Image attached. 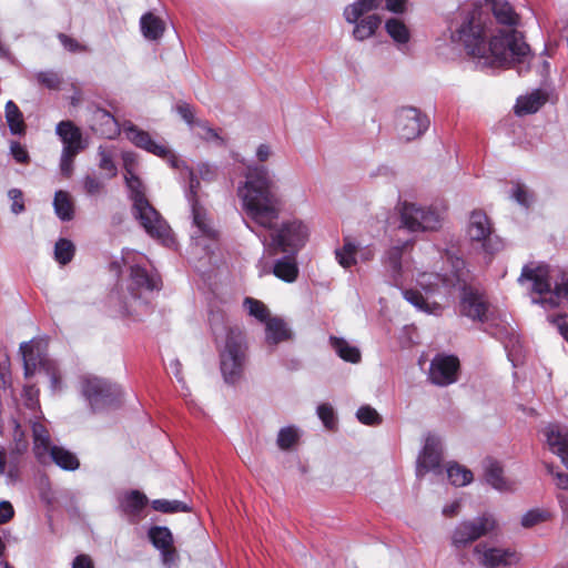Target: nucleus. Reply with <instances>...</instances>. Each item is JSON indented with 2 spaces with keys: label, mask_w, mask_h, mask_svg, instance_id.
<instances>
[{
  "label": "nucleus",
  "mask_w": 568,
  "mask_h": 568,
  "mask_svg": "<svg viewBox=\"0 0 568 568\" xmlns=\"http://www.w3.org/2000/svg\"><path fill=\"white\" fill-rule=\"evenodd\" d=\"M460 312L463 315L480 322H485L489 317V306L485 297L471 287H465L463 290Z\"/></svg>",
  "instance_id": "obj_22"
},
{
  "label": "nucleus",
  "mask_w": 568,
  "mask_h": 568,
  "mask_svg": "<svg viewBox=\"0 0 568 568\" xmlns=\"http://www.w3.org/2000/svg\"><path fill=\"white\" fill-rule=\"evenodd\" d=\"M329 344L335 353L345 362L358 363L361 361V352L356 346L351 345L347 341L331 336Z\"/></svg>",
  "instance_id": "obj_36"
},
{
  "label": "nucleus",
  "mask_w": 568,
  "mask_h": 568,
  "mask_svg": "<svg viewBox=\"0 0 568 568\" xmlns=\"http://www.w3.org/2000/svg\"><path fill=\"white\" fill-rule=\"evenodd\" d=\"M178 113L182 116V119L190 125L194 126V113L193 109L187 103H181L176 106Z\"/></svg>",
  "instance_id": "obj_58"
},
{
  "label": "nucleus",
  "mask_w": 568,
  "mask_h": 568,
  "mask_svg": "<svg viewBox=\"0 0 568 568\" xmlns=\"http://www.w3.org/2000/svg\"><path fill=\"white\" fill-rule=\"evenodd\" d=\"M73 255L74 246L69 240L61 239L55 243L54 257L60 264L64 265L69 263Z\"/></svg>",
  "instance_id": "obj_45"
},
{
  "label": "nucleus",
  "mask_w": 568,
  "mask_h": 568,
  "mask_svg": "<svg viewBox=\"0 0 568 568\" xmlns=\"http://www.w3.org/2000/svg\"><path fill=\"white\" fill-rule=\"evenodd\" d=\"M72 568H94L91 558L87 555H79L72 562Z\"/></svg>",
  "instance_id": "obj_63"
},
{
  "label": "nucleus",
  "mask_w": 568,
  "mask_h": 568,
  "mask_svg": "<svg viewBox=\"0 0 568 568\" xmlns=\"http://www.w3.org/2000/svg\"><path fill=\"white\" fill-rule=\"evenodd\" d=\"M237 195L246 217L258 227L270 231L264 237L265 248L274 254L296 255L308 243L310 224L297 217L277 224L282 212V200L276 192L272 171L264 165H248Z\"/></svg>",
  "instance_id": "obj_1"
},
{
  "label": "nucleus",
  "mask_w": 568,
  "mask_h": 568,
  "mask_svg": "<svg viewBox=\"0 0 568 568\" xmlns=\"http://www.w3.org/2000/svg\"><path fill=\"white\" fill-rule=\"evenodd\" d=\"M126 139L135 146L148 151L156 156L169 159L172 166H178V159L171 153L165 144L154 141L151 135L135 125H128L123 130Z\"/></svg>",
  "instance_id": "obj_17"
},
{
  "label": "nucleus",
  "mask_w": 568,
  "mask_h": 568,
  "mask_svg": "<svg viewBox=\"0 0 568 568\" xmlns=\"http://www.w3.org/2000/svg\"><path fill=\"white\" fill-rule=\"evenodd\" d=\"M22 399L23 406L30 410V415L27 416L22 413L21 408L18 407L17 414L9 419L7 425L8 429L12 433V447L9 452V468L7 475L12 480L18 478L19 459L27 453L29 447L26 432L22 429V423L29 422L30 419L43 418L39 405V390L34 386H24Z\"/></svg>",
  "instance_id": "obj_4"
},
{
  "label": "nucleus",
  "mask_w": 568,
  "mask_h": 568,
  "mask_svg": "<svg viewBox=\"0 0 568 568\" xmlns=\"http://www.w3.org/2000/svg\"><path fill=\"white\" fill-rule=\"evenodd\" d=\"M115 151L112 146L100 145L98 149V166L103 172L105 179H112L118 174V168L114 162Z\"/></svg>",
  "instance_id": "obj_33"
},
{
  "label": "nucleus",
  "mask_w": 568,
  "mask_h": 568,
  "mask_svg": "<svg viewBox=\"0 0 568 568\" xmlns=\"http://www.w3.org/2000/svg\"><path fill=\"white\" fill-rule=\"evenodd\" d=\"M59 39L62 43V45L70 52H77V51H84L85 48L81 44H79L75 40L69 38L65 34H60Z\"/></svg>",
  "instance_id": "obj_61"
},
{
  "label": "nucleus",
  "mask_w": 568,
  "mask_h": 568,
  "mask_svg": "<svg viewBox=\"0 0 568 568\" xmlns=\"http://www.w3.org/2000/svg\"><path fill=\"white\" fill-rule=\"evenodd\" d=\"M548 320L556 326L560 335L568 343V315L550 316Z\"/></svg>",
  "instance_id": "obj_54"
},
{
  "label": "nucleus",
  "mask_w": 568,
  "mask_h": 568,
  "mask_svg": "<svg viewBox=\"0 0 568 568\" xmlns=\"http://www.w3.org/2000/svg\"><path fill=\"white\" fill-rule=\"evenodd\" d=\"M445 209L438 206H420L415 203H403L400 223L410 232L437 231L444 221Z\"/></svg>",
  "instance_id": "obj_9"
},
{
  "label": "nucleus",
  "mask_w": 568,
  "mask_h": 568,
  "mask_svg": "<svg viewBox=\"0 0 568 568\" xmlns=\"http://www.w3.org/2000/svg\"><path fill=\"white\" fill-rule=\"evenodd\" d=\"M83 187L88 194L94 195L100 193L104 187V182L102 179L95 175H87L83 179Z\"/></svg>",
  "instance_id": "obj_51"
},
{
  "label": "nucleus",
  "mask_w": 568,
  "mask_h": 568,
  "mask_svg": "<svg viewBox=\"0 0 568 568\" xmlns=\"http://www.w3.org/2000/svg\"><path fill=\"white\" fill-rule=\"evenodd\" d=\"M467 234L473 242L480 243L487 253L500 247V242L491 236V227L487 215L481 211H474L469 219Z\"/></svg>",
  "instance_id": "obj_16"
},
{
  "label": "nucleus",
  "mask_w": 568,
  "mask_h": 568,
  "mask_svg": "<svg viewBox=\"0 0 568 568\" xmlns=\"http://www.w3.org/2000/svg\"><path fill=\"white\" fill-rule=\"evenodd\" d=\"M358 242L351 236L343 239V246L335 250V257L343 268H349L358 263Z\"/></svg>",
  "instance_id": "obj_30"
},
{
  "label": "nucleus",
  "mask_w": 568,
  "mask_h": 568,
  "mask_svg": "<svg viewBox=\"0 0 568 568\" xmlns=\"http://www.w3.org/2000/svg\"><path fill=\"white\" fill-rule=\"evenodd\" d=\"M80 152L62 150L60 156V172L65 178H70L73 173V161Z\"/></svg>",
  "instance_id": "obj_47"
},
{
  "label": "nucleus",
  "mask_w": 568,
  "mask_h": 568,
  "mask_svg": "<svg viewBox=\"0 0 568 568\" xmlns=\"http://www.w3.org/2000/svg\"><path fill=\"white\" fill-rule=\"evenodd\" d=\"M452 39L479 63L487 67H510L521 62L529 53V47L514 29L498 30L486 42L487 30L478 10H460L450 24Z\"/></svg>",
  "instance_id": "obj_2"
},
{
  "label": "nucleus",
  "mask_w": 568,
  "mask_h": 568,
  "mask_svg": "<svg viewBox=\"0 0 568 568\" xmlns=\"http://www.w3.org/2000/svg\"><path fill=\"white\" fill-rule=\"evenodd\" d=\"M194 133L200 136L201 139H204L206 141L215 142L220 141L219 134L215 132L214 129L209 126V124L205 121H196L193 126Z\"/></svg>",
  "instance_id": "obj_48"
},
{
  "label": "nucleus",
  "mask_w": 568,
  "mask_h": 568,
  "mask_svg": "<svg viewBox=\"0 0 568 568\" xmlns=\"http://www.w3.org/2000/svg\"><path fill=\"white\" fill-rule=\"evenodd\" d=\"M10 200L12 201L11 211L14 214L23 212L24 205L22 200V192L18 189H12L8 192Z\"/></svg>",
  "instance_id": "obj_55"
},
{
  "label": "nucleus",
  "mask_w": 568,
  "mask_h": 568,
  "mask_svg": "<svg viewBox=\"0 0 568 568\" xmlns=\"http://www.w3.org/2000/svg\"><path fill=\"white\" fill-rule=\"evenodd\" d=\"M356 416L361 423L366 425H376L381 422L378 413L371 406H362L358 408Z\"/></svg>",
  "instance_id": "obj_49"
},
{
  "label": "nucleus",
  "mask_w": 568,
  "mask_h": 568,
  "mask_svg": "<svg viewBox=\"0 0 568 568\" xmlns=\"http://www.w3.org/2000/svg\"><path fill=\"white\" fill-rule=\"evenodd\" d=\"M20 351L23 358L26 378H30L38 371L49 377L53 392L62 389L59 368L55 362L41 356L39 343L32 341L24 342L20 345Z\"/></svg>",
  "instance_id": "obj_10"
},
{
  "label": "nucleus",
  "mask_w": 568,
  "mask_h": 568,
  "mask_svg": "<svg viewBox=\"0 0 568 568\" xmlns=\"http://www.w3.org/2000/svg\"><path fill=\"white\" fill-rule=\"evenodd\" d=\"M28 423L32 429V453L40 464L47 465L50 463V455L53 448L58 446L52 444L50 433L41 423V419H30Z\"/></svg>",
  "instance_id": "obj_21"
},
{
  "label": "nucleus",
  "mask_w": 568,
  "mask_h": 568,
  "mask_svg": "<svg viewBox=\"0 0 568 568\" xmlns=\"http://www.w3.org/2000/svg\"><path fill=\"white\" fill-rule=\"evenodd\" d=\"M123 160V166H124V174H132L135 173V169L138 165L136 155L132 152H124L122 155Z\"/></svg>",
  "instance_id": "obj_57"
},
{
  "label": "nucleus",
  "mask_w": 568,
  "mask_h": 568,
  "mask_svg": "<svg viewBox=\"0 0 568 568\" xmlns=\"http://www.w3.org/2000/svg\"><path fill=\"white\" fill-rule=\"evenodd\" d=\"M545 442L568 468V426L559 422H551L541 430Z\"/></svg>",
  "instance_id": "obj_20"
},
{
  "label": "nucleus",
  "mask_w": 568,
  "mask_h": 568,
  "mask_svg": "<svg viewBox=\"0 0 568 568\" xmlns=\"http://www.w3.org/2000/svg\"><path fill=\"white\" fill-rule=\"evenodd\" d=\"M459 361L454 355L435 356L429 367V379L438 386H447L457 381Z\"/></svg>",
  "instance_id": "obj_18"
},
{
  "label": "nucleus",
  "mask_w": 568,
  "mask_h": 568,
  "mask_svg": "<svg viewBox=\"0 0 568 568\" xmlns=\"http://www.w3.org/2000/svg\"><path fill=\"white\" fill-rule=\"evenodd\" d=\"M270 273H273L277 278L286 283L295 282L298 276V266L295 255L286 254V256L277 258L272 267H267L266 265L261 267V275Z\"/></svg>",
  "instance_id": "obj_28"
},
{
  "label": "nucleus",
  "mask_w": 568,
  "mask_h": 568,
  "mask_svg": "<svg viewBox=\"0 0 568 568\" xmlns=\"http://www.w3.org/2000/svg\"><path fill=\"white\" fill-rule=\"evenodd\" d=\"M148 498L139 490H132L124 495L121 505L123 510L131 516H139L141 510L145 507Z\"/></svg>",
  "instance_id": "obj_39"
},
{
  "label": "nucleus",
  "mask_w": 568,
  "mask_h": 568,
  "mask_svg": "<svg viewBox=\"0 0 568 568\" xmlns=\"http://www.w3.org/2000/svg\"><path fill=\"white\" fill-rule=\"evenodd\" d=\"M243 305L251 316L255 317L257 321L264 324L268 318H271L268 308L263 302L258 300L246 297Z\"/></svg>",
  "instance_id": "obj_43"
},
{
  "label": "nucleus",
  "mask_w": 568,
  "mask_h": 568,
  "mask_svg": "<svg viewBox=\"0 0 568 568\" xmlns=\"http://www.w3.org/2000/svg\"><path fill=\"white\" fill-rule=\"evenodd\" d=\"M53 207L61 221H70L74 215V204L71 195L65 191H57L53 199Z\"/></svg>",
  "instance_id": "obj_34"
},
{
  "label": "nucleus",
  "mask_w": 568,
  "mask_h": 568,
  "mask_svg": "<svg viewBox=\"0 0 568 568\" xmlns=\"http://www.w3.org/2000/svg\"><path fill=\"white\" fill-rule=\"evenodd\" d=\"M497 528V521L491 515H484L459 523L452 534V544L463 548L477 539L489 535Z\"/></svg>",
  "instance_id": "obj_13"
},
{
  "label": "nucleus",
  "mask_w": 568,
  "mask_h": 568,
  "mask_svg": "<svg viewBox=\"0 0 568 568\" xmlns=\"http://www.w3.org/2000/svg\"><path fill=\"white\" fill-rule=\"evenodd\" d=\"M317 415L327 428H332L334 426V409L331 405L321 404L317 407Z\"/></svg>",
  "instance_id": "obj_52"
},
{
  "label": "nucleus",
  "mask_w": 568,
  "mask_h": 568,
  "mask_svg": "<svg viewBox=\"0 0 568 568\" xmlns=\"http://www.w3.org/2000/svg\"><path fill=\"white\" fill-rule=\"evenodd\" d=\"M50 462L54 463L57 466L64 470H75L80 466L77 456L61 446L53 448L50 455Z\"/></svg>",
  "instance_id": "obj_37"
},
{
  "label": "nucleus",
  "mask_w": 568,
  "mask_h": 568,
  "mask_svg": "<svg viewBox=\"0 0 568 568\" xmlns=\"http://www.w3.org/2000/svg\"><path fill=\"white\" fill-rule=\"evenodd\" d=\"M554 514L545 507H536L527 510L520 518V525L524 528H532L551 520Z\"/></svg>",
  "instance_id": "obj_38"
},
{
  "label": "nucleus",
  "mask_w": 568,
  "mask_h": 568,
  "mask_svg": "<svg viewBox=\"0 0 568 568\" xmlns=\"http://www.w3.org/2000/svg\"><path fill=\"white\" fill-rule=\"evenodd\" d=\"M141 31L148 40H158L163 36L164 22L153 13L149 12L141 17Z\"/></svg>",
  "instance_id": "obj_32"
},
{
  "label": "nucleus",
  "mask_w": 568,
  "mask_h": 568,
  "mask_svg": "<svg viewBox=\"0 0 568 568\" xmlns=\"http://www.w3.org/2000/svg\"><path fill=\"white\" fill-rule=\"evenodd\" d=\"M10 151L17 162L27 163L29 161V154L27 150L19 142H12L10 145Z\"/></svg>",
  "instance_id": "obj_56"
},
{
  "label": "nucleus",
  "mask_w": 568,
  "mask_h": 568,
  "mask_svg": "<svg viewBox=\"0 0 568 568\" xmlns=\"http://www.w3.org/2000/svg\"><path fill=\"white\" fill-rule=\"evenodd\" d=\"M513 197L521 205L527 206L529 204L528 193L521 186L517 185L513 191Z\"/></svg>",
  "instance_id": "obj_64"
},
{
  "label": "nucleus",
  "mask_w": 568,
  "mask_h": 568,
  "mask_svg": "<svg viewBox=\"0 0 568 568\" xmlns=\"http://www.w3.org/2000/svg\"><path fill=\"white\" fill-rule=\"evenodd\" d=\"M385 30L398 45L407 44L410 40L409 28L398 18H390L386 20Z\"/></svg>",
  "instance_id": "obj_35"
},
{
  "label": "nucleus",
  "mask_w": 568,
  "mask_h": 568,
  "mask_svg": "<svg viewBox=\"0 0 568 568\" xmlns=\"http://www.w3.org/2000/svg\"><path fill=\"white\" fill-rule=\"evenodd\" d=\"M446 280L437 273L420 272L416 276V286L404 290V298L426 314L438 315L442 306L434 300L445 293Z\"/></svg>",
  "instance_id": "obj_7"
},
{
  "label": "nucleus",
  "mask_w": 568,
  "mask_h": 568,
  "mask_svg": "<svg viewBox=\"0 0 568 568\" xmlns=\"http://www.w3.org/2000/svg\"><path fill=\"white\" fill-rule=\"evenodd\" d=\"M149 537L155 548L162 554L163 562L171 566L176 560L175 549L173 545V536L166 527H152L149 530Z\"/></svg>",
  "instance_id": "obj_25"
},
{
  "label": "nucleus",
  "mask_w": 568,
  "mask_h": 568,
  "mask_svg": "<svg viewBox=\"0 0 568 568\" xmlns=\"http://www.w3.org/2000/svg\"><path fill=\"white\" fill-rule=\"evenodd\" d=\"M6 119L12 134H22L24 132L22 113L12 101H8L6 104Z\"/></svg>",
  "instance_id": "obj_42"
},
{
  "label": "nucleus",
  "mask_w": 568,
  "mask_h": 568,
  "mask_svg": "<svg viewBox=\"0 0 568 568\" xmlns=\"http://www.w3.org/2000/svg\"><path fill=\"white\" fill-rule=\"evenodd\" d=\"M13 515L14 510L12 505L7 500L0 501V524H6L11 520Z\"/></svg>",
  "instance_id": "obj_59"
},
{
  "label": "nucleus",
  "mask_w": 568,
  "mask_h": 568,
  "mask_svg": "<svg viewBox=\"0 0 568 568\" xmlns=\"http://www.w3.org/2000/svg\"><path fill=\"white\" fill-rule=\"evenodd\" d=\"M37 79L41 84L45 85L48 89H58L61 83L60 77L52 71L40 72L37 75Z\"/></svg>",
  "instance_id": "obj_53"
},
{
  "label": "nucleus",
  "mask_w": 568,
  "mask_h": 568,
  "mask_svg": "<svg viewBox=\"0 0 568 568\" xmlns=\"http://www.w3.org/2000/svg\"><path fill=\"white\" fill-rule=\"evenodd\" d=\"M493 12L497 21L507 27H513L518 22V16L507 1H494Z\"/></svg>",
  "instance_id": "obj_40"
},
{
  "label": "nucleus",
  "mask_w": 568,
  "mask_h": 568,
  "mask_svg": "<svg viewBox=\"0 0 568 568\" xmlns=\"http://www.w3.org/2000/svg\"><path fill=\"white\" fill-rule=\"evenodd\" d=\"M144 258L143 255L132 251L124 250L122 260L130 268V278L128 290L132 300L138 301L145 292H152L159 288V282L155 276L150 275L140 262Z\"/></svg>",
  "instance_id": "obj_11"
},
{
  "label": "nucleus",
  "mask_w": 568,
  "mask_h": 568,
  "mask_svg": "<svg viewBox=\"0 0 568 568\" xmlns=\"http://www.w3.org/2000/svg\"><path fill=\"white\" fill-rule=\"evenodd\" d=\"M375 251L372 245H361L358 243L357 258L358 262H369L373 260Z\"/></svg>",
  "instance_id": "obj_60"
},
{
  "label": "nucleus",
  "mask_w": 568,
  "mask_h": 568,
  "mask_svg": "<svg viewBox=\"0 0 568 568\" xmlns=\"http://www.w3.org/2000/svg\"><path fill=\"white\" fill-rule=\"evenodd\" d=\"M428 125V118L416 108L405 106L396 113L395 128L400 140L408 142L419 138Z\"/></svg>",
  "instance_id": "obj_14"
},
{
  "label": "nucleus",
  "mask_w": 568,
  "mask_h": 568,
  "mask_svg": "<svg viewBox=\"0 0 568 568\" xmlns=\"http://www.w3.org/2000/svg\"><path fill=\"white\" fill-rule=\"evenodd\" d=\"M477 561L485 568H508L520 562L521 556L510 548L480 542L474 548Z\"/></svg>",
  "instance_id": "obj_15"
},
{
  "label": "nucleus",
  "mask_w": 568,
  "mask_h": 568,
  "mask_svg": "<svg viewBox=\"0 0 568 568\" xmlns=\"http://www.w3.org/2000/svg\"><path fill=\"white\" fill-rule=\"evenodd\" d=\"M382 2H385V8L387 11L396 14H403L407 12L409 7V0H376V9L381 6Z\"/></svg>",
  "instance_id": "obj_50"
},
{
  "label": "nucleus",
  "mask_w": 568,
  "mask_h": 568,
  "mask_svg": "<svg viewBox=\"0 0 568 568\" xmlns=\"http://www.w3.org/2000/svg\"><path fill=\"white\" fill-rule=\"evenodd\" d=\"M152 507L154 510L161 513H186L191 510V507H189L185 503L168 499H154L152 501Z\"/></svg>",
  "instance_id": "obj_44"
},
{
  "label": "nucleus",
  "mask_w": 568,
  "mask_h": 568,
  "mask_svg": "<svg viewBox=\"0 0 568 568\" xmlns=\"http://www.w3.org/2000/svg\"><path fill=\"white\" fill-rule=\"evenodd\" d=\"M443 458L442 440L436 435H427L422 452L417 458L416 474L423 477L428 471H440Z\"/></svg>",
  "instance_id": "obj_19"
},
{
  "label": "nucleus",
  "mask_w": 568,
  "mask_h": 568,
  "mask_svg": "<svg viewBox=\"0 0 568 568\" xmlns=\"http://www.w3.org/2000/svg\"><path fill=\"white\" fill-rule=\"evenodd\" d=\"M247 349L244 332L237 326L229 327L220 351V368L225 383L234 385L243 379Z\"/></svg>",
  "instance_id": "obj_6"
},
{
  "label": "nucleus",
  "mask_w": 568,
  "mask_h": 568,
  "mask_svg": "<svg viewBox=\"0 0 568 568\" xmlns=\"http://www.w3.org/2000/svg\"><path fill=\"white\" fill-rule=\"evenodd\" d=\"M547 101V95L540 90H536L530 94L517 99L515 112L518 115L530 114L537 112Z\"/></svg>",
  "instance_id": "obj_31"
},
{
  "label": "nucleus",
  "mask_w": 568,
  "mask_h": 568,
  "mask_svg": "<svg viewBox=\"0 0 568 568\" xmlns=\"http://www.w3.org/2000/svg\"><path fill=\"white\" fill-rule=\"evenodd\" d=\"M125 183L133 200V214L141 226L153 239L165 246L174 244L172 231L160 213L150 204L144 196V186L136 173L124 174Z\"/></svg>",
  "instance_id": "obj_5"
},
{
  "label": "nucleus",
  "mask_w": 568,
  "mask_h": 568,
  "mask_svg": "<svg viewBox=\"0 0 568 568\" xmlns=\"http://www.w3.org/2000/svg\"><path fill=\"white\" fill-rule=\"evenodd\" d=\"M447 476L450 483L457 487L466 486L474 479L473 473L457 463L448 464Z\"/></svg>",
  "instance_id": "obj_41"
},
{
  "label": "nucleus",
  "mask_w": 568,
  "mask_h": 568,
  "mask_svg": "<svg viewBox=\"0 0 568 568\" xmlns=\"http://www.w3.org/2000/svg\"><path fill=\"white\" fill-rule=\"evenodd\" d=\"M484 476L486 483L498 491H514L516 488V483L504 476L500 464L494 459H485Z\"/></svg>",
  "instance_id": "obj_27"
},
{
  "label": "nucleus",
  "mask_w": 568,
  "mask_h": 568,
  "mask_svg": "<svg viewBox=\"0 0 568 568\" xmlns=\"http://www.w3.org/2000/svg\"><path fill=\"white\" fill-rule=\"evenodd\" d=\"M55 133L60 138L62 150L81 152L87 148L81 130L71 121H61L57 124Z\"/></svg>",
  "instance_id": "obj_26"
},
{
  "label": "nucleus",
  "mask_w": 568,
  "mask_h": 568,
  "mask_svg": "<svg viewBox=\"0 0 568 568\" xmlns=\"http://www.w3.org/2000/svg\"><path fill=\"white\" fill-rule=\"evenodd\" d=\"M81 393L94 410L113 405L121 396L120 387L95 376L82 377Z\"/></svg>",
  "instance_id": "obj_12"
},
{
  "label": "nucleus",
  "mask_w": 568,
  "mask_h": 568,
  "mask_svg": "<svg viewBox=\"0 0 568 568\" xmlns=\"http://www.w3.org/2000/svg\"><path fill=\"white\" fill-rule=\"evenodd\" d=\"M193 225L195 231L192 233V240L196 246L207 247L204 239L214 240L217 236V231L213 227L211 220L207 217L206 212L201 207L194 199H191Z\"/></svg>",
  "instance_id": "obj_23"
},
{
  "label": "nucleus",
  "mask_w": 568,
  "mask_h": 568,
  "mask_svg": "<svg viewBox=\"0 0 568 568\" xmlns=\"http://www.w3.org/2000/svg\"><path fill=\"white\" fill-rule=\"evenodd\" d=\"M550 474L554 476L555 485L560 489H568V474L561 471H554L549 468Z\"/></svg>",
  "instance_id": "obj_62"
},
{
  "label": "nucleus",
  "mask_w": 568,
  "mask_h": 568,
  "mask_svg": "<svg viewBox=\"0 0 568 568\" xmlns=\"http://www.w3.org/2000/svg\"><path fill=\"white\" fill-rule=\"evenodd\" d=\"M520 283H530L531 302L545 310L568 303V274L546 264H528L523 267Z\"/></svg>",
  "instance_id": "obj_3"
},
{
  "label": "nucleus",
  "mask_w": 568,
  "mask_h": 568,
  "mask_svg": "<svg viewBox=\"0 0 568 568\" xmlns=\"http://www.w3.org/2000/svg\"><path fill=\"white\" fill-rule=\"evenodd\" d=\"M298 438V432L294 427H284L277 436V444L282 449L290 448Z\"/></svg>",
  "instance_id": "obj_46"
},
{
  "label": "nucleus",
  "mask_w": 568,
  "mask_h": 568,
  "mask_svg": "<svg viewBox=\"0 0 568 568\" xmlns=\"http://www.w3.org/2000/svg\"><path fill=\"white\" fill-rule=\"evenodd\" d=\"M376 9V0H354L343 10V18L352 26L354 40L363 42L373 38L382 24V18L372 13Z\"/></svg>",
  "instance_id": "obj_8"
},
{
  "label": "nucleus",
  "mask_w": 568,
  "mask_h": 568,
  "mask_svg": "<svg viewBox=\"0 0 568 568\" xmlns=\"http://www.w3.org/2000/svg\"><path fill=\"white\" fill-rule=\"evenodd\" d=\"M409 246V242H403L400 244L393 245L389 247L382 258L383 265L387 272V275L393 281L395 286H402L405 277V268L402 263V256L404 251Z\"/></svg>",
  "instance_id": "obj_24"
},
{
  "label": "nucleus",
  "mask_w": 568,
  "mask_h": 568,
  "mask_svg": "<svg viewBox=\"0 0 568 568\" xmlns=\"http://www.w3.org/2000/svg\"><path fill=\"white\" fill-rule=\"evenodd\" d=\"M292 337V332L287 324L281 317L274 316L265 323V342L275 346L282 342L288 341Z\"/></svg>",
  "instance_id": "obj_29"
}]
</instances>
